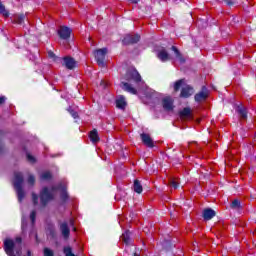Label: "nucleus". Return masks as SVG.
Instances as JSON below:
<instances>
[{
  "label": "nucleus",
  "instance_id": "nucleus-21",
  "mask_svg": "<svg viewBox=\"0 0 256 256\" xmlns=\"http://www.w3.org/2000/svg\"><path fill=\"white\" fill-rule=\"evenodd\" d=\"M131 233L129 231H126L125 233L122 234L121 236V241L125 243L126 245H129L131 243Z\"/></svg>",
  "mask_w": 256,
  "mask_h": 256
},
{
  "label": "nucleus",
  "instance_id": "nucleus-8",
  "mask_svg": "<svg viewBox=\"0 0 256 256\" xmlns=\"http://www.w3.org/2000/svg\"><path fill=\"white\" fill-rule=\"evenodd\" d=\"M207 97H209V90L204 86L202 90L194 96V99L197 103H203V101L207 100Z\"/></svg>",
  "mask_w": 256,
  "mask_h": 256
},
{
  "label": "nucleus",
  "instance_id": "nucleus-23",
  "mask_svg": "<svg viewBox=\"0 0 256 256\" xmlns=\"http://www.w3.org/2000/svg\"><path fill=\"white\" fill-rule=\"evenodd\" d=\"M237 111L241 117V119H247V108L243 106H238Z\"/></svg>",
  "mask_w": 256,
  "mask_h": 256
},
{
  "label": "nucleus",
  "instance_id": "nucleus-4",
  "mask_svg": "<svg viewBox=\"0 0 256 256\" xmlns=\"http://www.w3.org/2000/svg\"><path fill=\"white\" fill-rule=\"evenodd\" d=\"M57 186H53L50 190L47 187H44L40 193V201L45 207L49 201H53L55 199V193H57Z\"/></svg>",
  "mask_w": 256,
  "mask_h": 256
},
{
  "label": "nucleus",
  "instance_id": "nucleus-40",
  "mask_svg": "<svg viewBox=\"0 0 256 256\" xmlns=\"http://www.w3.org/2000/svg\"><path fill=\"white\" fill-rule=\"evenodd\" d=\"M139 0H132V3H138Z\"/></svg>",
  "mask_w": 256,
  "mask_h": 256
},
{
  "label": "nucleus",
  "instance_id": "nucleus-5",
  "mask_svg": "<svg viewBox=\"0 0 256 256\" xmlns=\"http://www.w3.org/2000/svg\"><path fill=\"white\" fill-rule=\"evenodd\" d=\"M126 81H134L135 83H140L141 74L135 68H129L124 76Z\"/></svg>",
  "mask_w": 256,
  "mask_h": 256
},
{
  "label": "nucleus",
  "instance_id": "nucleus-36",
  "mask_svg": "<svg viewBox=\"0 0 256 256\" xmlns=\"http://www.w3.org/2000/svg\"><path fill=\"white\" fill-rule=\"evenodd\" d=\"M27 160L30 163H35V157H33L31 154H27Z\"/></svg>",
  "mask_w": 256,
  "mask_h": 256
},
{
  "label": "nucleus",
  "instance_id": "nucleus-14",
  "mask_svg": "<svg viewBox=\"0 0 256 256\" xmlns=\"http://www.w3.org/2000/svg\"><path fill=\"white\" fill-rule=\"evenodd\" d=\"M60 231L64 239H67L69 235H71V230H69V225H67V223L65 222L60 225Z\"/></svg>",
  "mask_w": 256,
  "mask_h": 256
},
{
  "label": "nucleus",
  "instance_id": "nucleus-7",
  "mask_svg": "<svg viewBox=\"0 0 256 256\" xmlns=\"http://www.w3.org/2000/svg\"><path fill=\"white\" fill-rule=\"evenodd\" d=\"M139 39H141V36L137 34H127L122 40V43L123 45H133L139 43Z\"/></svg>",
  "mask_w": 256,
  "mask_h": 256
},
{
  "label": "nucleus",
  "instance_id": "nucleus-27",
  "mask_svg": "<svg viewBox=\"0 0 256 256\" xmlns=\"http://www.w3.org/2000/svg\"><path fill=\"white\" fill-rule=\"evenodd\" d=\"M0 13L3 17H9V11L5 10V6L0 2Z\"/></svg>",
  "mask_w": 256,
  "mask_h": 256
},
{
  "label": "nucleus",
  "instance_id": "nucleus-2",
  "mask_svg": "<svg viewBox=\"0 0 256 256\" xmlns=\"http://www.w3.org/2000/svg\"><path fill=\"white\" fill-rule=\"evenodd\" d=\"M179 89H181L180 97L182 99H189V97H191V95H193V93H195V89H193V87L191 85L186 84L185 79L177 80L174 83L175 93H177L179 91Z\"/></svg>",
  "mask_w": 256,
  "mask_h": 256
},
{
  "label": "nucleus",
  "instance_id": "nucleus-19",
  "mask_svg": "<svg viewBox=\"0 0 256 256\" xmlns=\"http://www.w3.org/2000/svg\"><path fill=\"white\" fill-rule=\"evenodd\" d=\"M90 141L93 143H99V133H97V129H94L89 134Z\"/></svg>",
  "mask_w": 256,
  "mask_h": 256
},
{
  "label": "nucleus",
  "instance_id": "nucleus-10",
  "mask_svg": "<svg viewBox=\"0 0 256 256\" xmlns=\"http://www.w3.org/2000/svg\"><path fill=\"white\" fill-rule=\"evenodd\" d=\"M58 35L60 39H64L65 41H67V39L71 37V28L67 26H60V28L58 29Z\"/></svg>",
  "mask_w": 256,
  "mask_h": 256
},
{
  "label": "nucleus",
  "instance_id": "nucleus-29",
  "mask_svg": "<svg viewBox=\"0 0 256 256\" xmlns=\"http://www.w3.org/2000/svg\"><path fill=\"white\" fill-rule=\"evenodd\" d=\"M37 217V212L35 210H33L31 213H30V221L32 222V225L35 224V219Z\"/></svg>",
  "mask_w": 256,
  "mask_h": 256
},
{
  "label": "nucleus",
  "instance_id": "nucleus-22",
  "mask_svg": "<svg viewBox=\"0 0 256 256\" xmlns=\"http://www.w3.org/2000/svg\"><path fill=\"white\" fill-rule=\"evenodd\" d=\"M25 21V16L23 14H16L13 16V23H16L17 25H21Z\"/></svg>",
  "mask_w": 256,
  "mask_h": 256
},
{
  "label": "nucleus",
  "instance_id": "nucleus-17",
  "mask_svg": "<svg viewBox=\"0 0 256 256\" xmlns=\"http://www.w3.org/2000/svg\"><path fill=\"white\" fill-rule=\"evenodd\" d=\"M203 217L205 221H211L212 217H215V212L211 208H207L203 211Z\"/></svg>",
  "mask_w": 256,
  "mask_h": 256
},
{
  "label": "nucleus",
  "instance_id": "nucleus-28",
  "mask_svg": "<svg viewBox=\"0 0 256 256\" xmlns=\"http://www.w3.org/2000/svg\"><path fill=\"white\" fill-rule=\"evenodd\" d=\"M64 255L65 256H75V254H73V250L69 246L64 247Z\"/></svg>",
  "mask_w": 256,
  "mask_h": 256
},
{
  "label": "nucleus",
  "instance_id": "nucleus-37",
  "mask_svg": "<svg viewBox=\"0 0 256 256\" xmlns=\"http://www.w3.org/2000/svg\"><path fill=\"white\" fill-rule=\"evenodd\" d=\"M7 98H5V96H1L0 97V105H3V103H5Z\"/></svg>",
  "mask_w": 256,
  "mask_h": 256
},
{
  "label": "nucleus",
  "instance_id": "nucleus-20",
  "mask_svg": "<svg viewBox=\"0 0 256 256\" xmlns=\"http://www.w3.org/2000/svg\"><path fill=\"white\" fill-rule=\"evenodd\" d=\"M116 107L118 109H125L127 107V102L125 101V98L122 96L116 100Z\"/></svg>",
  "mask_w": 256,
  "mask_h": 256
},
{
  "label": "nucleus",
  "instance_id": "nucleus-31",
  "mask_svg": "<svg viewBox=\"0 0 256 256\" xmlns=\"http://www.w3.org/2000/svg\"><path fill=\"white\" fill-rule=\"evenodd\" d=\"M53 250L49 249V248H44V256H53Z\"/></svg>",
  "mask_w": 256,
  "mask_h": 256
},
{
  "label": "nucleus",
  "instance_id": "nucleus-33",
  "mask_svg": "<svg viewBox=\"0 0 256 256\" xmlns=\"http://www.w3.org/2000/svg\"><path fill=\"white\" fill-rule=\"evenodd\" d=\"M48 57L50 59H53V61H57V56L55 55V53H53V51H48Z\"/></svg>",
  "mask_w": 256,
  "mask_h": 256
},
{
  "label": "nucleus",
  "instance_id": "nucleus-9",
  "mask_svg": "<svg viewBox=\"0 0 256 256\" xmlns=\"http://www.w3.org/2000/svg\"><path fill=\"white\" fill-rule=\"evenodd\" d=\"M140 137H141L142 143L146 147H149L150 149H153V147H155V142H153V138H151V135L147 133H142Z\"/></svg>",
  "mask_w": 256,
  "mask_h": 256
},
{
  "label": "nucleus",
  "instance_id": "nucleus-13",
  "mask_svg": "<svg viewBox=\"0 0 256 256\" xmlns=\"http://www.w3.org/2000/svg\"><path fill=\"white\" fill-rule=\"evenodd\" d=\"M120 87L124 91H127L128 93H132V95H136L137 94V90L133 86H131V84H129L127 82H121Z\"/></svg>",
  "mask_w": 256,
  "mask_h": 256
},
{
  "label": "nucleus",
  "instance_id": "nucleus-18",
  "mask_svg": "<svg viewBox=\"0 0 256 256\" xmlns=\"http://www.w3.org/2000/svg\"><path fill=\"white\" fill-rule=\"evenodd\" d=\"M133 189L135 193H138L139 195L140 193H143V185H141V181L134 180Z\"/></svg>",
  "mask_w": 256,
  "mask_h": 256
},
{
  "label": "nucleus",
  "instance_id": "nucleus-24",
  "mask_svg": "<svg viewBox=\"0 0 256 256\" xmlns=\"http://www.w3.org/2000/svg\"><path fill=\"white\" fill-rule=\"evenodd\" d=\"M172 51H174L178 61H180V63H183L185 61V58H183V55H181V52H179V49H177V47L172 46Z\"/></svg>",
  "mask_w": 256,
  "mask_h": 256
},
{
  "label": "nucleus",
  "instance_id": "nucleus-41",
  "mask_svg": "<svg viewBox=\"0 0 256 256\" xmlns=\"http://www.w3.org/2000/svg\"><path fill=\"white\" fill-rule=\"evenodd\" d=\"M70 224L73 225V220H70Z\"/></svg>",
  "mask_w": 256,
  "mask_h": 256
},
{
  "label": "nucleus",
  "instance_id": "nucleus-39",
  "mask_svg": "<svg viewBox=\"0 0 256 256\" xmlns=\"http://www.w3.org/2000/svg\"><path fill=\"white\" fill-rule=\"evenodd\" d=\"M27 256H31V250L27 251Z\"/></svg>",
  "mask_w": 256,
  "mask_h": 256
},
{
  "label": "nucleus",
  "instance_id": "nucleus-34",
  "mask_svg": "<svg viewBox=\"0 0 256 256\" xmlns=\"http://www.w3.org/2000/svg\"><path fill=\"white\" fill-rule=\"evenodd\" d=\"M41 177L42 179H51V172H44Z\"/></svg>",
  "mask_w": 256,
  "mask_h": 256
},
{
  "label": "nucleus",
  "instance_id": "nucleus-42",
  "mask_svg": "<svg viewBox=\"0 0 256 256\" xmlns=\"http://www.w3.org/2000/svg\"><path fill=\"white\" fill-rule=\"evenodd\" d=\"M73 231H77V228H76V227H74V228H73Z\"/></svg>",
  "mask_w": 256,
  "mask_h": 256
},
{
  "label": "nucleus",
  "instance_id": "nucleus-35",
  "mask_svg": "<svg viewBox=\"0 0 256 256\" xmlns=\"http://www.w3.org/2000/svg\"><path fill=\"white\" fill-rule=\"evenodd\" d=\"M28 183H29V185H35V176L30 175L28 177Z\"/></svg>",
  "mask_w": 256,
  "mask_h": 256
},
{
  "label": "nucleus",
  "instance_id": "nucleus-11",
  "mask_svg": "<svg viewBox=\"0 0 256 256\" xmlns=\"http://www.w3.org/2000/svg\"><path fill=\"white\" fill-rule=\"evenodd\" d=\"M162 105L165 111H173V98L171 97H166L163 98L162 100Z\"/></svg>",
  "mask_w": 256,
  "mask_h": 256
},
{
  "label": "nucleus",
  "instance_id": "nucleus-32",
  "mask_svg": "<svg viewBox=\"0 0 256 256\" xmlns=\"http://www.w3.org/2000/svg\"><path fill=\"white\" fill-rule=\"evenodd\" d=\"M32 200L34 205H37L39 203V196H37L35 193H32Z\"/></svg>",
  "mask_w": 256,
  "mask_h": 256
},
{
  "label": "nucleus",
  "instance_id": "nucleus-38",
  "mask_svg": "<svg viewBox=\"0 0 256 256\" xmlns=\"http://www.w3.org/2000/svg\"><path fill=\"white\" fill-rule=\"evenodd\" d=\"M227 5H233V1L235 0H224Z\"/></svg>",
  "mask_w": 256,
  "mask_h": 256
},
{
  "label": "nucleus",
  "instance_id": "nucleus-25",
  "mask_svg": "<svg viewBox=\"0 0 256 256\" xmlns=\"http://www.w3.org/2000/svg\"><path fill=\"white\" fill-rule=\"evenodd\" d=\"M170 187H172V189H177L179 187V179L178 178H172L170 179Z\"/></svg>",
  "mask_w": 256,
  "mask_h": 256
},
{
  "label": "nucleus",
  "instance_id": "nucleus-26",
  "mask_svg": "<svg viewBox=\"0 0 256 256\" xmlns=\"http://www.w3.org/2000/svg\"><path fill=\"white\" fill-rule=\"evenodd\" d=\"M230 207H231V209H240L241 202H239V200H234V201H232Z\"/></svg>",
  "mask_w": 256,
  "mask_h": 256
},
{
  "label": "nucleus",
  "instance_id": "nucleus-6",
  "mask_svg": "<svg viewBox=\"0 0 256 256\" xmlns=\"http://www.w3.org/2000/svg\"><path fill=\"white\" fill-rule=\"evenodd\" d=\"M107 55V48H102L94 51L95 59L99 67H105V56Z\"/></svg>",
  "mask_w": 256,
  "mask_h": 256
},
{
  "label": "nucleus",
  "instance_id": "nucleus-1",
  "mask_svg": "<svg viewBox=\"0 0 256 256\" xmlns=\"http://www.w3.org/2000/svg\"><path fill=\"white\" fill-rule=\"evenodd\" d=\"M21 243L22 239L21 237H16L15 241L12 239H6L4 241V251L8 256H21L22 254V249H21Z\"/></svg>",
  "mask_w": 256,
  "mask_h": 256
},
{
  "label": "nucleus",
  "instance_id": "nucleus-16",
  "mask_svg": "<svg viewBox=\"0 0 256 256\" xmlns=\"http://www.w3.org/2000/svg\"><path fill=\"white\" fill-rule=\"evenodd\" d=\"M158 59H160V61H169L170 59V56H169V52H167V50L165 49H161L159 52H158Z\"/></svg>",
  "mask_w": 256,
  "mask_h": 256
},
{
  "label": "nucleus",
  "instance_id": "nucleus-3",
  "mask_svg": "<svg viewBox=\"0 0 256 256\" xmlns=\"http://www.w3.org/2000/svg\"><path fill=\"white\" fill-rule=\"evenodd\" d=\"M14 188L18 195V200L21 203L25 198V191H23V174H21V172L14 174Z\"/></svg>",
  "mask_w": 256,
  "mask_h": 256
},
{
  "label": "nucleus",
  "instance_id": "nucleus-12",
  "mask_svg": "<svg viewBox=\"0 0 256 256\" xmlns=\"http://www.w3.org/2000/svg\"><path fill=\"white\" fill-rule=\"evenodd\" d=\"M63 60H64V65L66 69H75V65L77 64V62H75V59L67 56V57H64Z\"/></svg>",
  "mask_w": 256,
  "mask_h": 256
},
{
  "label": "nucleus",
  "instance_id": "nucleus-15",
  "mask_svg": "<svg viewBox=\"0 0 256 256\" xmlns=\"http://www.w3.org/2000/svg\"><path fill=\"white\" fill-rule=\"evenodd\" d=\"M192 117L193 112L191 111V108L186 107L180 112L181 119H192Z\"/></svg>",
  "mask_w": 256,
  "mask_h": 256
},
{
  "label": "nucleus",
  "instance_id": "nucleus-30",
  "mask_svg": "<svg viewBox=\"0 0 256 256\" xmlns=\"http://www.w3.org/2000/svg\"><path fill=\"white\" fill-rule=\"evenodd\" d=\"M70 115L73 117V119H77L79 117V114L77 113V111L73 110V109H68Z\"/></svg>",
  "mask_w": 256,
  "mask_h": 256
}]
</instances>
